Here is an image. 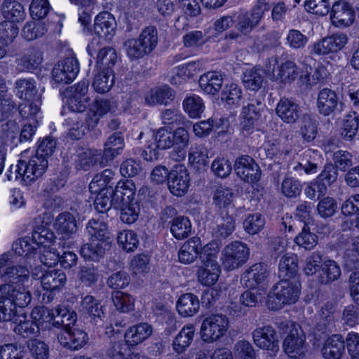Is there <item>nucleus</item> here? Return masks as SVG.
<instances>
[{
	"instance_id": "1",
	"label": "nucleus",
	"mask_w": 359,
	"mask_h": 359,
	"mask_svg": "<svg viewBox=\"0 0 359 359\" xmlns=\"http://www.w3.org/2000/svg\"><path fill=\"white\" fill-rule=\"evenodd\" d=\"M301 292L300 283L283 279L271 290L268 295L267 306L273 310H278L285 305L294 304Z\"/></svg>"
},
{
	"instance_id": "2",
	"label": "nucleus",
	"mask_w": 359,
	"mask_h": 359,
	"mask_svg": "<svg viewBox=\"0 0 359 359\" xmlns=\"http://www.w3.org/2000/svg\"><path fill=\"white\" fill-rule=\"evenodd\" d=\"M287 327L290 328V331L283 344L285 353L292 358L304 355L308 351V344L301 326L297 323L288 322Z\"/></svg>"
},
{
	"instance_id": "3",
	"label": "nucleus",
	"mask_w": 359,
	"mask_h": 359,
	"mask_svg": "<svg viewBox=\"0 0 359 359\" xmlns=\"http://www.w3.org/2000/svg\"><path fill=\"white\" fill-rule=\"evenodd\" d=\"M229 320L223 314H211L205 317L201 327V337L206 343H213L221 339L227 332Z\"/></svg>"
},
{
	"instance_id": "4",
	"label": "nucleus",
	"mask_w": 359,
	"mask_h": 359,
	"mask_svg": "<svg viewBox=\"0 0 359 359\" xmlns=\"http://www.w3.org/2000/svg\"><path fill=\"white\" fill-rule=\"evenodd\" d=\"M348 41L346 33L337 32L316 41L309 48L311 54L332 57V55L341 50Z\"/></svg>"
},
{
	"instance_id": "5",
	"label": "nucleus",
	"mask_w": 359,
	"mask_h": 359,
	"mask_svg": "<svg viewBox=\"0 0 359 359\" xmlns=\"http://www.w3.org/2000/svg\"><path fill=\"white\" fill-rule=\"evenodd\" d=\"M266 71L271 73L270 78L273 81L280 83H290L295 80L300 72L296 64L290 60H287L278 65V60L276 57L269 59L266 64ZM302 72H301L302 73Z\"/></svg>"
},
{
	"instance_id": "6",
	"label": "nucleus",
	"mask_w": 359,
	"mask_h": 359,
	"mask_svg": "<svg viewBox=\"0 0 359 359\" xmlns=\"http://www.w3.org/2000/svg\"><path fill=\"white\" fill-rule=\"evenodd\" d=\"M316 105L321 115L328 116L336 113H341L343 110L344 103L339 100L334 90L324 88L318 94Z\"/></svg>"
},
{
	"instance_id": "7",
	"label": "nucleus",
	"mask_w": 359,
	"mask_h": 359,
	"mask_svg": "<svg viewBox=\"0 0 359 359\" xmlns=\"http://www.w3.org/2000/svg\"><path fill=\"white\" fill-rule=\"evenodd\" d=\"M332 25L337 28H346L355 21V12L348 2L340 0L334 2L330 12Z\"/></svg>"
},
{
	"instance_id": "8",
	"label": "nucleus",
	"mask_w": 359,
	"mask_h": 359,
	"mask_svg": "<svg viewBox=\"0 0 359 359\" xmlns=\"http://www.w3.org/2000/svg\"><path fill=\"white\" fill-rule=\"evenodd\" d=\"M79 72L78 60L74 57H70L58 62L51 74L55 83L67 84L75 79Z\"/></svg>"
},
{
	"instance_id": "9",
	"label": "nucleus",
	"mask_w": 359,
	"mask_h": 359,
	"mask_svg": "<svg viewBox=\"0 0 359 359\" xmlns=\"http://www.w3.org/2000/svg\"><path fill=\"white\" fill-rule=\"evenodd\" d=\"M189 174L185 166L176 165L170 171L168 187L170 193L174 196L185 195L189 187Z\"/></svg>"
},
{
	"instance_id": "10",
	"label": "nucleus",
	"mask_w": 359,
	"mask_h": 359,
	"mask_svg": "<svg viewBox=\"0 0 359 359\" xmlns=\"http://www.w3.org/2000/svg\"><path fill=\"white\" fill-rule=\"evenodd\" d=\"M245 257V245L236 241L224 248L222 252V265L225 270L231 271L243 265Z\"/></svg>"
},
{
	"instance_id": "11",
	"label": "nucleus",
	"mask_w": 359,
	"mask_h": 359,
	"mask_svg": "<svg viewBox=\"0 0 359 359\" xmlns=\"http://www.w3.org/2000/svg\"><path fill=\"white\" fill-rule=\"evenodd\" d=\"M18 284L9 283L0 285V297H9L15 306L25 308L31 302L32 296L27 288Z\"/></svg>"
},
{
	"instance_id": "12",
	"label": "nucleus",
	"mask_w": 359,
	"mask_h": 359,
	"mask_svg": "<svg viewBox=\"0 0 359 359\" xmlns=\"http://www.w3.org/2000/svg\"><path fill=\"white\" fill-rule=\"evenodd\" d=\"M21 168L23 170L25 184H28L41 177L48 168V159L37 154L32 156L28 161L20 159ZM19 168H17V170Z\"/></svg>"
},
{
	"instance_id": "13",
	"label": "nucleus",
	"mask_w": 359,
	"mask_h": 359,
	"mask_svg": "<svg viewBox=\"0 0 359 359\" xmlns=\"http://www.w3.org/2000/svg\"><path fill=\"white\" fill-rule=\"evenodd\" d=\"M43 60V52L39 48L30 47L16 59L17 69L20 72L33 73L40 68Z\"/></svg>"
},
{
	"instance_id": "14",
	"label": "nucleus",
	"mask_w": 359,
	"mask_h": 359,
	"mask_svg": "<svg viewBox=\"0 0 359 359\" xmlns=\"http://www.w3.org/2000/svg\"><path fill=\"white\" fill-rule=\"evenodd\" d=\"M88 87L89 82L87 80H83L71 87L72 94L68 104L72 111L82 112L89 106Z\"/></svg>"
},
{
	"instance_id": "15",
	"label": "nucleus",
	"mask_w": 359,
	"mask_h": 359,
	"mask_svg": "<svg viewBox=\"0 0 359 359\" xmlns=\"http://www.w3.org/2000/svg\"><path fill=\"white\" fill-rule=\"evenodd\" d=\"M9 257L4 254L0 256V274L4 277L5 280L11 283H22L28 280L29 270L22 266H8Z\"/></svg>"
},
{
	"instance_id": "16",
	"label": "nucleus",
	"mask_w": 359,
	"mask_h": 359,
	"mask_svg": "<svg viewBox=\"0 0 359 359\" xmlns=\"http://www.w3.org/2000/svg\"><path fill=\"white\" fill-rule=\"evenodd\" d=\"M321 159L318 151L307 149L299 157L298 162L290 163V168L299 174H313L317 172V164Z\"/></svg>"
},
{
	"instance_id": "17",
	"label": "nucleus",
	"mask_w": 359,
	"mask_h": 359,
	"mask_svg": "<svg viewBox=\"0 0 359 359\" xmlns=\"http://www.w3.org/2000/svg\"><path fill=\"white\" fill-rule=\"evenodd\" d=\"M116 20L109 12H101L95 18L93 29L99 37L111 39L116 34Z\"/></svg>"
},
{
	"instance_id": "18",
	"label": "nucleus",
	"mask_w": 359,
	"mask_h": 359,
	"mask_svg": "<svg viewBox=\"0 0 359 359\" xmlns=\"http://www.w3.org/2000/svg\"><path fill=\"white\" fill-rule=\"evenodd\" d=\"M252 338L254 343L260 348L272 351L278 349V337L276 330L271 326L256 329L252 332Z\"/></svg>"
},
{
	"instance_id": "19",
	"label": "nucleus",
	"mask_w": 359,
	"mask_h": 359,
	"mask_svg": "<svg viewBox=\"0 0 359 359\" xmlns=\"http://www.w3.org/2000/svg\"><path fill=\"white\" fill-rule=\"evenodd\" d=\"M135 194V185L132 180H126L118 182L112 194L114 208H119L123 204L133 203Z\"/></svg>"
},
{
	"instance_id": "20",
	"label": "nucleus",
	"mask_w": 359,
	"mask_h": 359,
	"mask_svg": "<svg viewBox=\"0 0 359 359\" xmlns=\"http://www.w3.org/2000/svg\"><path fill=\"white\" fill-rule=\"evenodd\" d=\"M100 302L93 296L86 295L81 301L79 311L89 316L95 325L102 323L104 313Z\"/></svg>"
},
{
	"instance_id": "21",
	"label": "nucleus",
	"mask_w": 359,
	"mask_h": 359,
	"mask_svg": "<svg viewBox=\"0 0 359 359\" xmlns=\"http://www.w3.org/2000/svg\"><path fill=\"white\" fill-rule=\"evenodd\" d=\"M53 226L58 234L71 238L77 231V221L69 212L60 213L55 219Z\"/></svg>"
},
{
	"instance_id": "22",
	"label": "nucleus",
	"mask_w": 359,
	"mask_h": 359,
	"mask_svg": "<svg viewBox=\"0 0 359 359\" xmlns=\"http://www.w3.org/2000/svg\"><path fill=\"white\" fill-rule=\"evenodd\" d=\"M40 222H42L40 217L34 219L35 225L32 231V241L36 247L42 246L44 249L50 248L54 245L55 233L43 224L36 225Z\"/></svg>"
},
{
	"instance_id": "23",
	"label": "nucleus",
	"mask_w": 359,
	"mask_h": 359,
	"mask_svg": "<svg viewBox=\"0 0 359 359\" xmlns=\"http://www.w3.org/2000/svg\"><path fill=\"white\" fill-rule=\"evenodd\" d=\"M153 332V327L147 323L130 327L125 333V340L128 345L135 346L148 339Z\"/></svg>"
},
{
	"instance_id": "24",
	"label": "nucleus",
	"mask_w": 359,
	"mask_h": 359,
	"mask_svg": "<svg viewBox=\"0 0 359 359\" xmlns=\"http://www.w3.org/2000/svg\"><path fill=\"white\" fill-rule=\"evenodd\" d=\"M123 137L121 133H115L110 135L104 144L102 158L99 164L104 166L109 161H111L116 156L119 154L120 151L123 149Z\"/></svg>"
},
{
	"instance_id": "25",
	"label": "nucleus",
	"mask_w": 359,
	"mask_h": 359,
	"mask_svg": "<svg viewBox=\"0 0 359 359\" xmlns=\"http://www.w3.org/2000/svg\"><path fill=\"white\" fill-rule=\"evenodd\" d=\"M89 240L88 243L81 246L80 254L86 260L98 262L105 254L109 242L100 241L95 238Z\"/></svg>"
},
{
	"instance_id": "26",
	"label": "nucleus",
	"mask_w": 359,
	"mask_h": 359,
	"mask_svg": "<svg viewBox=\"0 0 359 359\" xmlns=\"http://www.w3.org/2000/svg\"><path fill=\"white\" fill-rule=\"evenodd\" d=\"M359 128V115L351 111L343 116L339 123V133L346 141H351L358 133Z\"/></svg>"
},
{
	"instance_id": "27",
	"label": "nucleus",
	"mask_w": 359,
	"mask_h": 359,
	"mask_svg": "<svg viewBox=\"0 0 359 359\" xmlns=\"http://www.w3.org/2000/svg\"><path fill=\"white\" fill-rule=\"evenodd\" d=\"M175 92L168 86L151 88L145 95V102L149 106L167 104L168 100L174 99Z\"/></svg>"
},
{
	"instance_id": "28",
	"label": "nucleus",
	"mask_w": 359,
	"mask_h": 359,
	"mask_svg": "<svg viewBox=\"0 0 359 359\" xmlns=\"http://www.w3.org/2000/svg\"><path fill=\"white\" fill-rule=\"evenodd\" d=\"M300 112L299 105L287 98H282L276 107L278 116L287 123L295 122L299 117Z\"/></svg>"
},
{
	"instance_id": "29",
	"label": "nucleus",
	"mask_w": 359,
	"mask_h": 359,
	"mask_svg": "<svg viewBox=\"0 0 359 359\" xmlns=\"http://www.w3.org/2000/svg\"><path fill=\"white\" fill-rule=\"evenodd\" d=\"M201 243L199 237L194 236L186 241L178 252V259L181 263H192L199 254Z\"/></svg>"
},
{
	"instance_id": "30",
	"label": "nucleus",
	"mask_w": 359,
	"mask_h": 359,
	"mask_svg": "<svg viewBox=\"0 0 359 359\" xmlns=\"http://www.w3.org/2000/svg\"><path fill=\"white\" fill-rule=\"evenodd\" d=\"M198 83L200 88L205 93L215 95L222 87L223 77L219 72H208L200 76Z\"/></svg>"
},
{
	"instance_id": "31",
	"label": "nucleus",
	"mask_w": 359,
	"mask_h": 359,
	"mask_svg": "<svg viewBox=\"0 0 359 359\" xmlns=\"http://www.w3.org/2000/svg\"><path fill=\"white\" fill-rule=\"evenodd\" d=\"M344 341L341 335L334 334L325 342L322 353L325 359H340L344 353Z\"/></svg>"
},
{
	"instance_id": "32",
	"label": "nucleus",
	"mask_w": 359,
	"mask_h": 359,
	"mask_svg": "<svg viewBox=\"0 0 359 359\" xmlns=\"http://www.w3.org/2000/svg\"><path fill=\"white\" fill-rule=\"evenodd\" d=\"M195 334V327L193 325H187L182 327L173 339L172 346L175 352H184L193 341Z\"/></svg>"
},
{
	"instance_id": "33",
	"label": "nucleus",
	"mask_w": 359,
	"mask_h": 359,
	"mask_svg": "<svg viewBox=\"0 0 359 359\" xmlns=\"http://www.w3.org/2000/svg\"><path fill=\"white\" fill-rule=\"evenodd\" d=\"M200 307L198 297L192 293L182 294L177 302V309L184 317L193 316Z\"/></svg>"
},
{
	"instance_id": "34",
	"label": "nucleus",
	"mask_w": 359,
	"mask_h": 359,
	"mask_svg": "<svg viewBox=\"0 0 359 359\" xmlns=\"http://www.w3.org/2000/svg\"><path fill=\"white\" fill-rule=\"evenodd\" d=\"M13 332L22 338L36 337L39 332V327L33 320H26V316L20 314L14 320Z\"/></svg>"
},
{
	"instance_id": "35",
	"label": "nucleus",
	"mask_w": 359,
	"mask_h": 359,
	"mask_svg": "<svg viewBox=\"0 0 359 359\" xmlns=\"http://www.w3.org/2000/svg\"><path fill=\"white\" fill-rule=\"evenodd\" d=\"M100 155L97 150L79 149L74 156L76 167L88 170L97 163Z\"/></svg>"
},
{
	"instance_id": "36",
	"label": "nucleus",
	"mask_w": 359,
	"mask_h": 359,
	"mask_svg": "<svg viewBox=\"0 0 359 359\" xmlns=\"http://www.w3.org/2000/svg\"><path fill=\"white\" fill-rule=\"evenodd\" d=\"M18 97L25 101L39 99L36 81L34 79H20L15 82Z\"/></svg>"
},
{
	"instance_id": "37",
	"label": "nucleus",
	"mask_w": 359,
	"mask_h": 359,
	"mask_svg": "<svg viewBox=\"0 0 359 359\" xmlns=\"http://www.w3.org/2000/svg\"><path fill=\"white\" fill-rule=\"evenodd\" d=\"M53 325L62 327V330H71L76 322L77 315L74 311L68 310L64 306H58L55 309Z\"/></svg>"
},
{
	"instance_id": "38",
	"label": "nucleus",
	"mask_w": 359,
	"mask_h": 359,
	"mask_svg": "<svg viewBox=\"0 0 359 359\" xmlns=\"http://www.w3.org/2000/svg\"><path fill=\"white\" fill-rule=\"evenodd\" d=\"M66 280L64 272L55 269L49 270L43 274L41 285L44 290L52 291L64 286Z\"/></svg>"
},
{
	"instance_id": "39",
	"label": "nucleus",
	"mask_w": 359,
	"mask_h": 359,
	"mask_svg": "<svg viewBox=\"0 0 359 359\" xmlns=\"http://www.w3.org/2000/svg\"><path fill=\"white\" fill-rule=\"evenodd\" d=\"M2 13L7 21L12 22L22 21L25 17L23 6L15 0H5L2 5Z\"/></svg>"
},
{
	"instance_id": "40",
	"label": "nucleus",
	"mask_w": 359,
	"mask_h": 359,
	"mask_svg": "<svg viewBox=\"0 0 359 359\" xmlns=\"http://www.w3.org/2000/svg\"><path fill=\"white\" fill-rule=\"evenodd\" d=\"M114 70H99L95 74L92 84L93 89L98 93H107L114 83Z\"/></svg>"
},
{
	"instance_id": "41",
	"label": "nucleus",
	"mask_w": 359,
	"mask_h": 359,
	"mask_svg": "<svg viewBox=\"0 0 359 359\" xmlns=\"http://www.w3.org/2000/svg\"><path fill=\"white\" fill-rule=\"evenodd\" d=\"M220 272L218 263L203 264L198 271V280L203 285H212L217 281Z\"/></svg>"
},
{
	"instance_id": "42",
	"label": "nucleus",
	"mask_w": 359,
	"mask_h": 359,
	"mask_svg": "<svg viewBox=\"0 0 359 359\" xmlns=\"http://www.w3.org/2000/svg\"><path fill=\"white\" fill-rule=\"evenodd\" d=\"M297 262V256L294 254H287L282 257L278 267L279 277L283 279H290L295 276L298 271Z\"/></svg>"
},
{
	"instance_id": "43",
	"label": "nucleus",
	"mask_w": 359,
	"mask_h": 359,
	"mask_svg": "<svg viewBox=\"0 0 359 359\" xmlns=\"http://www.w3.org/2000/svg\"><path fill=\"white\" fill-rule=\"evenodd\" d=\"M89 239L95 238L100 241H108L109 231L107 224L100 219H91L86 225Z\"/></svg>"
},
{
	"instance_id": "44",
	"label": "nucleus",
	"mask_w": 359,
	"mask_h": 359,
	"mask_svg": "<svg viewBox=\"0 0 359 359\" xmlns=\"http://www.w3.org/2000/svg\"><path fill=\"white\" fill-rule=\"evenodd\" d=\"M101 277L98 268L92 264L81 266L77 273L79 283L86 287H93Z\"/></svg>"
},
{
	"instance_id": "45",
	"label": "nucleus",
	"mask_w": 359,
	"mask_h": 359,
	"mask_svg": "<svg viewBox=\"0 0 359 359\" xmlns=\"http://www.w3.org/2000/svg\"><path fill=\"white\" fill-rule=\"evenodd\" d=\"M117 61V53L111 47L100 48L97 55L96 66L100 70H113L112 68Z\"/></svg>"
},
{
	"instance_id": "46",
	"label": "nucleus",
	"mask_w": 359,
	"mask_h": 359,
	"mask_svg": "<svg viewBox=\"0 0 359 359\" xmlns=\"http://www.w3.org/2000/svg\"><path fill=\"white\" fill-rule=\"evenodd\" d=\"M220 217L217 219V226L213 229V233L217 237L226 238L235 229L233 217L226 211L219 212Z\"/></svg>"
},
{
	"instance_id": "47",
	"label": "nucleus",
	"mask_w": 359,
	"mask_h": 359,
	"mask_svg": "<svg viewBox=\"0 0 359 359\" xmlns=\"http://www.w3.org/2000/svg\"><path fill=\"white\" fill-rule=\"evenodd\" d=\"M140 43L147 53L149 55L156 47L158 41V32L155 27L148 26L145 27L139 35Z\"/></svg>"
},
{
	"instance_id": "48",
	"label": "nucleus",
	"mask_w": 359,
	"mask_h": 359,
	"mask_svg": "<svg viewBox=\"0 0 359 359\" xmlns=\"http://www.w3.org/2000/svg\"><path fill=\"white\" fill-rule=\"evenodd\" d=\"M341 276V269L338 264L332 259L325 260L321 266L320 281L322 283H329L337 280Z\"/></svg>"
},
{
	"instance_id": "49",
	"label": "nucleus",
	"mask_w": 359,
	"mask_h": 359,
	"mask_svg": "<svg viewBox=\"0 0 359 359\" xmlns=\"http://www.w3.org/2000/svg\"><path fill=\"white\" fill-rule=\"evenodd\" d=\"M310 67H305V71H302L299 74L301 81L308 86H312L318 83L323 81L327 77V71L323 65L318 66L312 74L309 75Z\"/></svg>"
},
{
	"instance_id": "50",
	"label": "nucleus",
	"mask_w": 359,
	"mask_h": 359,
	"mask_svg": "<svg viewBox=\"0 0 359 359\" xmlns=\"http://www.w3.org/2000/svg\"><path fill=\"white\" fill-rule=\"evenodd\" d=\"M233 197V193L231 189L221 186L215 191L213 203L221 212L226 211V209L231 204Z\"/></svg>"
},
{
	"instance_id": "51",
	"label": "nucleus",
	"mask_w": 359,
	"mask_h": 359,
	"mask_svg": "<svg viewBox=\"0 0 359 359\" xmlns=\"http://www.w3.org/2000/svg\"><path fill=\"white\" fill-rule=\"evenodd\" d=\"M170 231L175 238H186L191 231V222L187 217H177L172 220Z\"/></svg>"
},
{
	"instance_id": "52",
	"label": "nucleus",
	"mask_w": 359,
	"mask_h": 359,
	"mask_svg": "<svg viewBox=\"0 0 359 359\" xmlns=\"http://www.w3.org/2000/svg\"><path fill=\"white\" fill-rule=\"evenodd\" d=\"M184 111L191 118H198L203 112L205 105L203 100L196 95L187 97L183 101Z\"/></svg>"
},
{
	"instance_id": "53",
	"label": "nucleus",
	"mask_w": 359,
	"mask_h": 359,
	"mask_svg": "<svg viewBox=\"0 0 359 359\" xmlns=\"http://www.w3.org/2000/svg\"><path fill=\"white\" fill-rule=\"evenodd\" d=\"M294 243L306 250H311L318 243V236L311 232L309 226L304 224L301 232L295 237Z\"/></svg>"
},
{
	"instance_id": "54",
	"label": "nucleus",
	"mask_w": 359,
	"mask_h": 359,
	"mask_svg": "<svg viewBox=\"0 0 359 359\" xmlns=\"http://www.w3.org/2000/svg\"><path fill=\"white\" fill-rule=\"evenodd\" d=\"M117 242L119 246L128 252H133L136 250L140 243L137 235L131 230L121 231L118 234Z\"/></svg>"
},
{
	"instance_id": "55",
	"label": "nucleus",
	"mask_w": 359,
	"mask_h": 359,
	"mask_svg": "<svg viewBox=\"0 0 359 359\" xmlns=\"http://www.w3.org/2000/svg\"><path fill=\"white\" fill-rule=\"evenodd\" d=\"M112 299L115 307L121 312L126 313L133 309L135 300L128 293L116 290L112 292Z\"/></svg>"
},
{
	"instance_id": "56",
	"label": "nucleus",
	"mask_w": 359,
	"mask_h": 359,
	"mask_svg": "<svg viewBox=\"0 0 359 359\" xmlns=\"http://www.w3.org/2000/svg\"><path fill=\"white\" fill-rule=\"evenodd\" d=\"M123 48L130 60L142 58L148 55L138 39H127L123 43Z\"/></svg>"
},
{
	"instance_id": "57",
	"label": "nucleus",
	"mask_w": 359,
	"mask_h": 359,
	"mask_svg": "<svg viewBox=\"0 0 359 359\" xmlns=\"http://www.w3.org/2000/svg\"><path fill=\"white\" fill-rule=\"evenodd\" d=\"M40 100L36 99L31 101H25L19 105V113L24 119L33 122V119L38 120V114L40 111Z\"/></svg>"
},
{
	"instance_id": "58",
	"label": "nucleus",
	"mask_w": 359,
	"mask_h": 359,
	"mask_svg": "<svg viewBox=\"0 0 359 359\" xmlns=\"http://www.w3.org/2000/svg\"><path fill=\"white\" fill-rule=\"evenodd\" d=\"M114 175V173L111 169H106L101 173L97 174L89 184L90 191L97 193L98 191H104Z\"/></svg>"
},
{
	"instance_id": "59",
	"label": "nucleus",
	"mask_w": 359,
	"mask_h": 359,
	"mask_svg": "<svg viewBox=\"0 0 359 359\" xmlns=\"http://www.w3.org/2000/svg\"><path fill=\"white\" fill-rule=\"evenodd\" d=\"M261 177V170L259 165L253 159H248V178L250 177L252 182V197L258 198L262 195V187L257 182Z\"/></svg>"
},
{
	"instance_id": "60",
	"label": "nucleus",
	"mask_w": 359,
	"mask_h": 359,
	"mask_svg": "<svg viewBox=\"0 0 359 359\" xmlns=\"http://www.w3.org/2000/svg\"><path fill=\"white\" fill-rule=\"evenodd\" d=\"M68 126V137L72 140L81 139L86 133V126L80 120L78 114H73L67 120Z\"/></svg>"
},
{
	"instance_id": "61",
	"label": "nucleus",
	"mask_w": 359,
	"mask_h": 359,
	"mask_svg": "<svg viewBox=\"0 0 359 359\" xmlns=\"http://www.w3.org/2000/svg\"><path fill=\"white\" fill-rule=\"evenodd\" d=\"M27 346L33 358L48 359L49 346L44 341L38 339H33L29 341Z\"/></svg>"
},
{
	"instance_id": "62",
	"label": "nucleus",
	"mask_w": 359,
	"mask_h": 359,
	"mask_svg": "<svg viewBox=\"0 0 359 359\" xmlns=\"http://www.w3.org/2000/svg\"><path fill=\"white\" fill-rule=\"evenodd\" d=\"M309 41L308 37L299 30L290 29L285 37V45L292 49L297 50L304 48Z\"/></svg>"
},
{
	"instance_id": "63",
	"label": "nucleus",
	"mask_w": 359,
	"mask_h": 359,
	"mask_svg": "<svg viewBox=\"0 0 359 359\" xmlns=\"http://www.w3.org/2000/svg\"><path fill=\"white\" fill-rule=\"evenodd\" d=\"M304 7L308 12L319 16L326 15L332 8L329 0H306Z\"/></svg>"
},
{
	"instance_id": "64",
	"label": "nucleus",
	"mask_w": 359,
	"mask_h": 359,
	"mask_svg": "<svg viewBox=\"0 0 359 359\" xmlns=\"http://www.w3.org/2000/svg\"><path fill=\"white\" fill-rule=\"evenodd\" d=\"M241 98V90L235 83L226 85L221 93V99L229 106L238 104Z\"/></svg>"
}]
</instances>
